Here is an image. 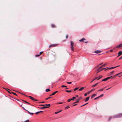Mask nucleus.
I'll return each instance as SVG.
<instances>
[{"label": "nucleus", "mask_w": 122, "mask_h": 122, "mask_svg": "<svg viewBox=\"0 0 122 122\" xmlns=\"http://www.w3.org/2000/svg\"><path fill=\"white\" fill-rule=\"evenodd\" d=\"M43 112V111H39V112L40 113V112Z\"/></svg>", "instance_id": "61"}, {"label": "nucleus", "mask_w": 122, "mask_h": 122, "mask_svg": "<svg viewBox=\"0 0 122 122\" xmlns=\"http://www.w3.org/2000/svg\"><path fill=\"white\" fill-rule=\"evenodd\" d=\"M70 44L71 46V50L72 51H74V50L73 46L74 45V43L73 41H71L70 42Z\"/></svg>", "instance_id": "1"}, {"label": "nucleus", "mask_w": 122, "mask_h": 122, "mask_svg": "<svg viewBox=\"0 0 122 122\" xmlns=\"http://www.w3.org/2000/svg\"><path fill=\"white\" fill-rule=\"evenodd\" d=\"M70 108V107H69V106H67L65 107V109L66 110L68 108Z\"/></svg>", "instance_id": "23"}, {"label": "nucleus", "mask_w": 122, "mask_h": 122, "mask_svg": "<svg viewBox=\"0 0 122 122\" xmlns=\"http://www.w3.org/2000/svg\"><path fill=\"white\" fill-rule=\"evenodd\" d=\"M22 107V108H23V109L24 110H25L26 111V109H25V108H24L23 107Z\"/></svg>", "instance_id": "52"}, {"label": "nucleus", "mask_w": 122, "mask_h": 122, "mask_svg": "<svg viewBox=\"0 0 122 122\" xmlns=\"http://www.w3.org/2000/svg\"><path fill=\"white\" fill-rule=\"evenodd\" d=\"M45 106V105H43V104H42V105H40V106Z\"/></svg>", "instance_id": "57"}, {"label": "nucleus", "mask_w": 122, "mask_h": 122, "mask_svg": "<svg viewBox=\"0 0 122 122\" xmlns=\"http://www.w3.org/2000/svg\"><path fill=\"white\" fill-rule=\"evenodd\" d=\"M111 117H110L109 119V121L110 120V119H111Z\"/></svg>", "instance_id": "63"}, {"label": "nucleus", "mask_w": 122, "mask_h": 122, "mask_svg": "<svg viewBox=\"0 0 122 122\" xmlns=\"http://www.w3.org/2000/svg\"><path fill=\"white\" fill-rule=\"evenodd\" d=\"M114 72V71H112L111 72H110V73H111V74H112V73H113Z\"/></svg>", "instance_id": "53"}, {"label": "nucleus", "mask_w": 122, "mask_h": 122, "mask_svg": "<svg viewBox=\"0 0 122 122\" xmlns=\"http://www.w3.org/2000/svg\"><path fill=\"white\" fill-rule=\"evenodd\" d=\"M102 77V76L101 75H100L98 77V78L97 79V80H99Z\"/></svg>", "instance_id": "24"}, {"label": "nucleus", "mask_w": 122, "mask_h": 122, "mask_svg": "<svg viewBox=\"0 0 122 122\" xmlns=\"http://www.w3.org/2000/svg\"><path fill=\"white\" fill-rule=\"evenodd\" d=\"M65 91L67 92H71V91H69V90H66Z\"/></svg>", "instance_id": "31"}, {"label": "nucleus", "mask_w": 122, "mask_h": 122, "mask_svg": "<svg viewBox=\"0 0 122 122\" xmlns=\"http://www.w3.org/2000/svg\"><path fill=\"white\" fill-rule=\"evenodd\" d=\"M107 64L106 63L103 64V65L101 66H100V67H99V69H101L103 67H105L106 66V65H107Z\"/></svg>", "instance_id": "7"}, {"label": "nucleus", "mask_w": 122, "mask_h": 122, "mask_svg": "<svg viewBox=\"0 0 122 122\" xmlns=\"http://www.w3.org/2000/svg\"><path fill=\"white\" fill-rule=\"evenodd\" d=\"M101 51L99 50H97L95 51L94 52L95 53L97 54H98L100 53L101 52Z\"/></svg>", "instance_id": "11"}, {"label": "nucleus", "mask_w": 122, "mask_h": 122, "mask_svg": "<svg viewBox=\"0 0 122 122\" xmlns=\"http://www.w3.org/2000/svg\"><path fill=\"white\" fill-rule=\"evenodd\" d=\"M51 98V97H49L47 98H46V100H47L48 99H50V98Z\"/></svg>", "instance_id": "42"}, {"label": "nucleus", "mask_w": 122, "mask_h": 122, "mask_svg": "<svg viewBox=\"0 0 122 122\" xmlns=\"http://www.w3.org/2000/svg\"><path fill=\"white\" fill-rule=\"evenodd\" d=\"M26 111H27L29 113H30V112H29L27 110H26Z\"/></svg>", "instance_id": "56"}, {"label": "nucleus", "mask_w": 122, "mask_h": 122, "mask_svg": "<svg viewBox=\"0 0 122 122\" xmlns=\"http://www.w3.org/2000/svg\"><path fill=\"white\" fill-rule=\"evenodd\" d=\"M50 89H46V92H48L50 91Z\"/></svg>", "instance_id": "30"}, {"label": "nucleus", "mask_w": 122, "mask_h": 122, "mask_svg": "<svg viewBox=\"0 0 122 122\" xmlns=\"http://www.w3.org/2000/svg\"><path fill=\"white\" fill-rule=\"evenodd\" d=\"M79 88L78 87H76V88L74 89V91H75L76 90H77V89H78Z\"/></svg>", "instance_id": "35"}, {"label": "nucleus", "mask_w": 122, "mask_h": 122, "mask_svg": "<svg viewBox=\"0 0 122 122\" xmlns=\"http://www.w3.org/2000/svg\"><path fill=\"white\" fill-rule=\"evenodd\" d=\"M40 113L39 112H38L35 113V114H37Z\"/></svg>", "instance_id": "41"}, {"label": "nucleus", "mask_w": 122, "mask_h": 122, "mask_svg": "<svg viewBox=\"0 0 122 122\" xmlns=\"http://www.w3.org/2000/svg\"><path fill=\"white\" fill-rule=\"evenodd\" d=\"M84 87H82L80 89H79V91H82L84 89Z\"/></svg>", "instance_id": "20"}, {"label": "nucleus", "mask_w": 122, "mask_h": 122, "mask_svg": "<svg viewBox=\"0 0 122 122\" xmlns=\"http://www.w3.org/2000/svg\"><path fill=\"white\" fill-rule=\"evenodd\" d=\"M50 106V104H46L44 106L45 107H46V108L49 107Z\"/></svg>", "instance_id": "10"}, {"label": "nucleus", "mask_w": 122, "mask_h": 122, "mask_svg": "<svg viewBox=\"0 0 122 122\" xmlns=\"http://www.w3.org/2000/svg\"><path fill=\"white\" fill-rule=\"evenodd\" d=\"M95 90V89H93L89 91L88 92H87V94L88 95L89 94H90L91 92L92 91H94Z\"/></svg>", "instance_id": "9"}, {"label": "nucleus", "mask_w": 122, "mask_h": 122, "mask_svg": "<svg viewBox=\"0 0 122 122\" xmlns=\"http://www.w3.org/2000/svg\"><path fill=\"white\" fill-rule=\"evenodd\" d=\"M43 53L42 52H41L39 54L40 55H41Z\"/></svg>", "instance_id": "50"}, {"label": "nucleus", "mask_w": 122, "mask_h": 122, "mask_svg": "<svg viewBox=\"0 0 122 122\" xmlns=\"http://www.w3.org/2000/svg\"><path fill=\"white\" fill-rule=\"evenodd\" d=\"M57 45L56 44H51L49 45V47L50 48L51 47H54L56 46Z\"/></svg>", "instance_id": "8"}, {"label": "nucleus", "mask_w": 122, "mask_h": 122, "mask_svg": "<svg viewBox=\"0 0 122 122\" xmlns=\"http://www.w3.org/2000/svg\"><path fill=\"white\" fill-rule=\"evenodd\" d=\"M99 97H99V96L98 97H97L95 98L94 99V100H96V99H97L99 98Z\"/></svg>", "instance_id": "40"}, {"label": "nucleus", "mask_w": 122, "mask_h": 122, "mask_svg": "<svg viewBox=\"0 0 122 122\" xmlns=\"http://www.w3.org/2000/svg\"><path fill=\"white\" fill-rule=\"evenodd\" d=\"M111 88V87L109 88H108V89H106V90H108V89H110V88Z\"/></svg>", "instance_id": "59"}, {"label": "nucleus", "mask_w": 122, "mask_h": 122, "mask_svg": "<svg viewBox=\"0 0 122 122\" xmlns=\"http://www.w3.org/2000/svg\"><path fill=\"white\" fill-rule=\"evenodd\" d=\"M63 103L62 102H58L57 103V104H62V103Z\"/></svg>", "instance_id": "38"}, {"label": "nucleus", "mask_w": 122, "mask_h": 122, "mask_svg": "<svg viewBox=\"0 0 122 122\" xmlns=\"http://www.w3.org/2000/svg\"><path fill=\"white\" fill-rule=\"evenodd\" d=\"M98 83H97L96 84H94V85H93L92 86V87H95L98 84Z\"/></svg>", "instance_id": "18"}, {"label": "nucleus", "mask_w": 122, "mask_h": 122, "mask_svg": "<svg viewBox=\"0 0 122 122\" xmlns=\"http://www.w3.org/2000/svg\"><path fill=\"white\" fill-rule=\"evenodd\" d=\"M120 47H122V44H121L119 45L116 47V48H119Z\"/></svg>", "instance_id": "15"}, {"label": "nucleus", "mask_w": 122, "mask_h": 122, "mask_svg": "<svg viewBox=\"0 0 122 122\" xmlns=\"http://www.w3.org/2000/svg\"><path fill=\"white\" fill-rule=\"evenodd\" d=\"M29 114L30 115H32L34 114V113L30 112V113H29Z\"/></svg>", "instance_id": "45"}, {"label": "nucleus", "mask_w": 122, "mask_h": 122, "mask_svg": "<svg viewBox=\"0 0 122 122\" xmlns=\"http://www.w3.org/2000/svg\"><path fill=\"white\" fill-rule=\"evenodd\" d=\"M120 74V73H118V74H117V75H114V76H113V77H114V78L115 77H116V76H118V75H119Z\"/></svg>", "instance_id": "25"}, {"label": "nucleus", "mask_w": 122, "mask_h": 122, "mask_svg": "<svg viewBox=\"0 0 122 122\" xmlns=\"http://www.w3.org/2000/svg\"><path fill=\"white\" fill-rule=\"evenodd\" d=\"M23 101L24 102H25V103H27V104H30V103H29V102L26 101H24L23 100Z\"/></svg>", "instance_id": "29"}, {"label": "nucleus", "mask_w": 122, "mask_h": 122, "mask_svg": "<svg viewBox=\"0 0 122 122\" xmlns=\"http://www.w3.org/2000/svg\"><path fill=\"white\" fill-rule=\"evenodd\" d=\"M24 95V96H26V97H29V98L30 99H31L32 100H34V101H38L37 100L34 99V98L33 97H32L31 96H26L25 95Z\"/></svg>", "instance_id": "2"}, {"label": "nucleus", "mask_w": 122, "mask_h": 122, "mask_svg": "<svg viewBox=\"0 0 122 122\" xmlns=\"http://www.w3.org/2000/svg\"><path fill=\"white\" fill-rule=\"evenodd\" d=\"M89 98H90V97H87L86 99L85 100V102H86L88 101L89 100Z\"/></svg>", "instance_id": "14"}, {"label": "nucleus", "mask_w": 122, "mask_h": 122, "mask_svg": "<svg viewBox=\"0 0 122 122\" xmlns=\"http://www.w3.org/2000/svg\"><path fill=\"white\" fill-rule=\"evenodd\" d=\"M71 98L70 99L67 100V101L68 102H70L71 100H71Z\"/></svg>", "instance_id": "34"}, {"label": "nucleus", "mask_w": 122, "mask_h": 122, "mask_svg": "<svg viewBox=\"0 0 122 122\" xmlns=\"http://www.w3.org/2000/svg\"><path fill=\"white\" fill-rule=\"evenodd\" d=\"M120 117H122V113H121L119 114L118 115L116 116L115 117H113V118H117Z\"/></svg>", "instance_id": "3"}, {"label": "nucleus", "mask_w": 122, "mask_h": 122, "mask_svg": "<svg viewBox=\"0 0 122 122\" xmlns=\"http://www.w3.org/2000/svg\"><path fill=\"white\" fill-rule=\"evenodd\" d=\"M55 25L54 24H52L51 25V27L52 28H55Z\"/></svg>", "instance_id": "21"}, {"label": "nucleus", "mask_w": 122, "mask_h": 122, "mask_svg": "<svg viewBox=\"0 0 122 122\" xmlns=\"http://www.w3.org/2000/svg\"><path fill=\"white\" fill-rule=\"evenodd\" d=\"M86 40L84 38H83L81 40H79V41L81 42L83 41L84 42L86 43H87L88 42V41H84L85 40Z\"/></svg>", "instance_id": "5"}, {"label": "nucleus", "mask_w": 122, "mask_h": 122, "mask_svg": "<svg viewBox=\"0 0 122 122\" xmlns=\"http://www.w3.org/2000/svg\"><path fill=\"white\" fill-rule=\"evenodd\" d=\"M58 92V91H56L53 92L52 93V95H54Z\"/></svg>", "instance_id": "22"}, {"label": "nucleus", "mask_w": 122, "mask_h": 122, "mask_svg": "<svg viewBox=\"0 0 122 122\" xmlns=\"http://www.w3.org/2000/svg\"><path fill=\"white\" fill-rule=\"evenodd\" d=\"M82 99V97H80L78 99H77L76 100V101L74 102L73 103H76L78 102H79V101L81 100V99Z\"/></svg>", "instance_id": "4"}, {"label": "nucleus", "mask_w": 122, "mask_h": 122, "mask_svg": "<svg viewBox=\"0 0 122 122\" xmlns=\"http://www.w3.org/2000/svg\"><path fill=\"white\" fill-rule=\"evenodd\" d=\"M59 113L58 112H55V114H56Z\"/></svg>", "instance_id": "54"}, {"label": "nucleus", "mask_w": 122, "mask_h": 122, "mask_svg": "<svg viewBox=\"0 0 122 122\" xmlns=\"http://www.w3.org/2000/svg\"><path fill=\"white\" fill-rule=\"evenodd\" d=\"M12 93L14 95H15V96H17V94L15 93H14V92H12Z\"/></svg>", "instance_id": "36"}, {"label": "nucleus", "mask_w": 122, "mask_h": 122, "mask_svg": "<svg viewBox=\"0 0 122 122\" xmlns=\"http://www.w3.org/2000/svg\"><path fill=\"white\" fill-rule=\"evenodd\" d=\"M105 88V87H104V88H102V89H99V90L98 91H103V89H104V88Z\"/></svg>", "instance_id": "28"}, {"label": "nucleus", "mask_w": 122, "mask_h": 122, "mask_svg": "<svg viewBox=\"0 0 122 122\" xmlns=\"http://www.w3.org/2000/svg\"><path fill=\"white\" fill-rule=\"evenodd\" d=\"M120 66V65H119V66H115V67H111L110 68H109V69H114V68H115L118 67V66Z\"/></svg>", "instance_id": "12"}, {"label": "nucleus", "mask_w": 122, "mask_h": 122, "mask_svg": "<svg viewBox=\"0 0 122 122\" xmlns=\"http://www.w3.org/2000/svg\"><path fill=\"white\" fill-rule=\"evenodd\" d=\"M120 73V74L119 75H120V76H122V72H121V73Z\"/></svg>", "instance_id": "46"}, {"label": "nucleus", "mask_w": 122, "mask_h": 122, "mask_svg": "<svg viewBox=\"0 0 122 122\" xmlns=\"http://www.w3.org/2000/svg\"><path fill=\"white\" fill-rule=\"evenodd\" d=\"M100 69H99V67L98 68L97 70V73H98L99 72H100V71H102V70H100Z\"/></svg>", "instance_id": "13"}, {"label": "nucleus", "mask_w": 122, "mask_h": 122, "mask_svg": "<svg viewBox=\"0 0 122 122\" xmlns=\"http://www.w3.org/2000/svg\"><path fill=\"white\" fill-rule=\"evenodd\" d=\"M67 83L68 84H70L71 83V82H67Z\"/></svg>", "instance_id": "48"}, {"label": "nucleus", "mask_w": 122, "mask_h": 122, "mask_svg": "<svg viewBox=\"0 0 122 122\" xmlns=\"http://www.w3.org/2000/svg\"><path fill=\"white\" fill-rule=\"evenodd\" d=\"M68 38V36L67 35H66V39H67Z\"/></svg>", "instance_id": "51"}, {"label": "nucleus", "mask_w": 122, "mask_h": 122, "mask_svg": "<svg viewBox=\"0 0 122 122\" xmlns=\"http://www.w3.org/2000/svg\"><path fill=\"white\" fill-rule=\"evenodd\" d=\"M122 58V56L120 58H119V60H120Z\"/></svg>", "instance_id": "55"}, {"label": "nucleus", "mask_w": 122, "mask_h": 122, "mask_svg": "<svg viewBox=\"0 0 122 122\" xmlns=\"http://www.w3.org/2000/svg\"><path fill=\"white\" fill-rule=\"evenodd\" d=\"M103 64L102 63H101L100 64H98V65L97 66V67H98L99 65H102V64Z\"/></svg>", "instance_id": "39"}, {"label": "nucleus", "mask_w": 122, "mask_h": 122, "mask_svg": "<svg viewBox=\"0 0 122 122\" xmlns=\"http://www.w3.org/2000/svg\"><path fill=\"white\" fill-rule=\"evenodd\" d=\"M76 97H73L72 98H71V100H74V99H76Z\"/></svg>", "instance_id": "27"}, {"label": "nucleus", "mask_w": 122, "mask_h": 122, "mask_svg": "<svg viewBox=\"0 0 122 122\" xmlns=\"http://www.w3.org/2000/svg\"><path fill=\"white\" fill-rule=\"evenodd\" d=\"M105 68V70H106L108 69H109V68L108 67H107L106 68Z\"/></svg>", "instance_id": "44"}, {"label": "nucleus", "mask_w": 122, "mask_h": 122, "mask_svg": "<svg viewBox=\"0 0 122 122\" xmlns=\"http://www.w3.org/2000/svg\"><path fill=\"white\" fill-rule=\"evenodd\" d=\"M76 96L77 97H78V95H76Z\"/></svg>", "instance_id": "62"}, {"label": "nucleus", "mask_w": 122, "mask_h": 122, "mask_svg": "<svg viewBox=\"0 0 122 122\" xmlns=\"http://www.w3.org/2000/svg\"><path fill=\"white\" fill-rule=\"evenodd\" d=\"M84 96H87V93H85L84 94Z\"/></svg>", "instance_id": "49"}, {"label": "nucleus", "mask_w": 122, "mask_h": 122, "mask_svg": "<svg viewBox=\"0 0 122 122\" xmlns=\"http://www.w3.org/2000/svg\"><path fill=\"white\" fill-rule=\"evenodd\" d=\"M39 108L40 109H45V108H46V107H45V106H44L42 107H40Z\"/></svg>", "instance_id": "26"}, {"label": "nucleus", "mask_w": 122, "mask_h": 122, "mask_svg": "<svg viewBox=\"0 0 122 122\" xmlns=\"http://www.w3.org/2000/svg\"><path fill=\"white\" fill-rule=\"evenodd\" d=\"M88 103H86L85 104H84L83 105H82V106H81V107H83V106H85V105H86V104H88Z\"/></svg>", "instance_id": "43"}, {"label": "nucleus", "mask_w": 122, "mask_h": 122, "mask_svg": "<svg viewBox=\"0 0 122 122\" xmlns=\"http://www.w3.org/2000/svg\"><path fill=\"white\" fill-rule=\"evenodd\" d=\"M104 69H105V68H103V69H102V70H104Z\"/></svg>", "instance_id": "64"}, {"label": "nucleus", "mask_w": 122, "mask_h": 122, "mask_svg": "<svg viewBox=\"0 0 122 122\" xmlns=\"http://www.w3.org/2000/svg\"><path fill=\"white\" fill-rule=\"evenodd\" d=\"M21 122H29V120H27L24 122L22 121Z\"/></svg>", "instance_id": "33"}, {"label": "nucleus", "mask_w": 122, "mask_h": 122, "mask_svg": "<svg viewBox=\"0 0 122 122\" xmlns=\"http://www.w3.org/2000/svg\"><path fill=\"white\" fill-rule=\"evenodd\" d=\"M97 95L96 94H94L92 95L91 96V98L92 99V98H93V97H94L95 96H96Z\"/></svg>", "instance_id": "16"}, {"label": "nucleus", "mask_w": 122, "mask_h": 122, "mask_svg": "<svg viewBox=\"0 0 122 122\" xmlns=\"http://www.w3.org/2000/svg\"><path fill=\"white\" fill-rule=\"evenodd\" d=\"M61 87H67V86H64V85H62Z\"/></svg>", "instance_id": "37"}, {"label": "nucleus", "mask_w": 122, "mask_h": 122, "mask_svg": "<svg viewBox=\"0 0 122 122\" xmlns=\"http://www.w3.org/2000/svg\"><path fill=\"white\" fill-rule=\"evenodd\" d=\"M112 77V76H110V77H107L106 78H105V79L102 80V81H107V80L108 79H109L110 78Z\"/></svg>", "instance_id": "6"}, {"label": "nucleus", "mask_w": 122, "mask_h": 122, "mask_svg": "<svg viewBox=\"0 0 122 122\" xmlns=\"http://www.w3.org/2000/svg\"><path fill=\"white\" fill-rule=\"evenodd\" d=\"M103 94H102L101 95H100L99 97H102L103 96Z\"/></svg>", "instance_id": "47"}, {"label": "nucleus", "mask_w": 122, "mask_h": 122, "mask_svg": "<svg viewBox=\"0 0 122 122\" xmlns=\"http://www.w3.org/2000/svg\"><path fill=\"white\" fill-rule=\"evenodd\" d=\"M77 105V104H75V105H73V106H76V105Z\"/></svg>", "instance_id": "60"}, {"label": "nucleus", "mask_w": 122, "mask_h": 122, "mask_svg": "<svg viewBox=\"0 0 122 122\" xmlns=\"http://www.w3.org/2000/svg\"><path fill=\"white\" fill-rule=\"evenodd\" d=\"M3 88L5 89L7 92H8L9 93H10V94H11V92H10L8 90H9L10 91V90L9 89H8V88H7V89H5V88Z\"/></svg>", "instance_id": "17"}, {"label": "nucleus", "mask_w": 122, "mask_h": 122, "mask_svg": "<svg viewBox=\"0 0 122 122\" xmlns=\"http://www.w3.org/2000/svg\"><path fill=\"white\" fill-rule=\"evenodd\" d=\"M110 52H112L113 51V50H110Z\"/></svg>", "instance_id": "58"}, {"label": "nucleus", "mask_w": 122, "mask_h": 122, "mask_svg": "<svg viewBox=\"0 0 122 122\" xmlns=\"http://www.w3.org/2000/svg\"><path fill=\"white\" fill-rule=\"evenodd\" d=\"M122 54V51H120L118 53V54L119 55V56H120Z\"/></svg>", "instance_id": "19"}, {"label": "nucleus", "mask_w": 122, "mask_h": 122, "mask_svg": "<svg viewBox=\"0 0 122 122\" xmlns=\"http://www.w3.org/2000/svg\"><path fill=\"white\" fill-rule=\"evenodd\" d=\"M98 77H97L96 78H95V79H94V80H93L92 81L91 83H92L93 81H95V80L97 79L98 78Z\"/></svg>", "instance_id": "32"}]
</instances>
